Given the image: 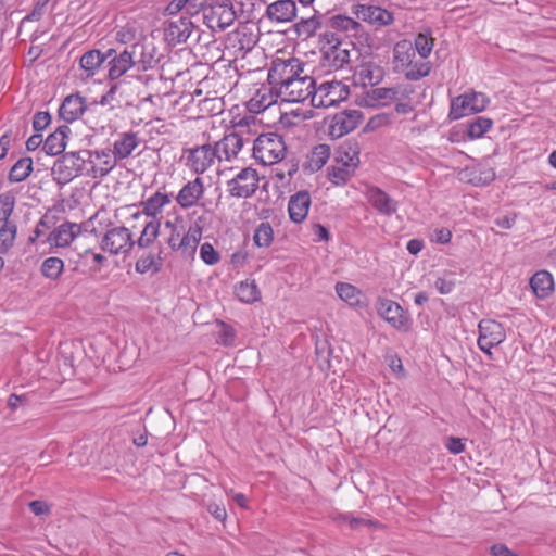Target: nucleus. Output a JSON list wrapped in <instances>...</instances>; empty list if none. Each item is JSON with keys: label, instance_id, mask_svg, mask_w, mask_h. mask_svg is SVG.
<instances>
[{"label": "nucleus", "instance_id": "1", "mask_svg": "<svg viewBox=\"0 0 556 556\" xmlns=\"http://www.w3.org/2000/svg\"><path fill=\"white\" fill-rule=\"evenodd\" d=\"M268 81L275 86L285 102H303L311 98L315 79L304 73V64L295 58L277 59L268 72Z\"/></svg>", "mask_w": 556, "mask_h": 556}, {"label": "nucleus", "instance_id": "2", "mask_svg": "<svg viewBox=\"0 0 556 556\" xmlns=\"http://www.w3.org/2000/svg\"><path fill=\"white\" fill-rule=\"evenodd\" d=\"M87 162H93L90 150L63 154L52 167L54 180L58 184H67L75 177L86 174Z\"/></svg>", "mask_w": 556, "mask_h": 556}, {"label": "nucleus", "instance_id": "3", "mask_svg": "<svg viewBox=\"0 0 556 556\" xmlns=\"http://www.w3.org/2000/svg\"><path fill=\"white\" fill-rule=\"evenodd\" d=\"M287 146L283 138L275 132L262 134L253 140L252 155L262 165H273L283 160Z\"/></svg>", "mask_w": 556, "mask_h": 556}, {"label": "nucleus", "instance_id": "4", "mask_svg": "<svg viewBox=\"0 0 556 556\" xmlns=\"http://www.w3.org/2000/svg\"><path fill=\"white\" fill-rule=\"evenodd\" d=\"M15 204L16 198L12 191L0 194V254L8 253L16 240L17 225L11 218Z\"/></svg>", "mask_w": 556, "mask_h": 556}, {"label": "nucleus", "instance_id": "5", "mask_svg": "<svg viewBox=\"0 0 556 556\" xmlns=\"http://www.w3.org/2000/svg\"><path fill=\"white\" fill-rule=\"evenodd\" d=\"M206 0H192L190 7L203 10V20L208 28L213 30H224L236 20L233 5L229 1L213 2L205 4Z\"/></svg>", "mask_w": 556, "mask_h": 556}, {"label": "nucleus", "instance_id": "6", "mask_svg": "<svg viewBox=\"0 0 556 556\" xmlns=\"http://www.w3.org/2000/svg\"><path fill=\"white\" fill-rule=\"evenodd\" d=\"M349 87L339 80H326L314 86L311 104L314 108H332L348 99Z\"/></svg>", "mask_w": 556, "mask_h": 556}, {"label": "nucleus", "instance_id": "7", "mask_svg": "<svg viewBox=\"0 0 556 556\" xmlns=\"http://www.w3.org/2000/svg\"><path fill=\"white\" fill-rule=\"evenodd\" d=\"M248 123L243 125L241 122L236 126V130L225 135L213 147L216 160L219 162H232L239 159L240 153L245 144L252 142L250 138H244V128Z\"/></svg>", "mask_w": 556, "mask_h": 556}, {"label": "nucleus", "instance_id": "8", "mask_svg": "<svg viewBox=\"0 0 556 556\" xmlns=\"http://www.w3.org/2000/svg\"><path fill=\"white\" fill-rule=\"evenodd\" d=\"M490 104V98L477 91H470L459 94L452 99L448 118L451 121H457L465 116L480 113L484 111Z\"/></svg>", "mask_w": 556, "mask_h": 556}, {"label": "nucleus", "instance_id": "9", "mask_svg": "<svg viewBox=\"0 0 556 556\" xmlns=\"http://www.w3.org/2000/svg\"><path fill=\"white\" fill-rule=\"evenodd\" d=\"M136 245L134 235L125 226L108 228L100 241L102 251L111 255H128Z\"/></svg>", "mask_w": 556, "mask_h": 556}, {"label": "nucleus", "instance_id": "10", "mask_svg": "<svg viewBox=\"0 0 556 556\" xmlns=\"http://www.w3.org/2000/svg\"><path fill=\"white\" fill-rule=\"evenodd\" d=\"M193 36H195L194 42H200L203 37L208 39L210 34L201 30L188 16H178L168 21L165 28V38L170 45L186 43Z\"/></svg>", "mask_w": 556, "mask_h": 556}, {"label": "nucleus", "instance_id": "11", "mask_svg": "<svg viewBox=\"0 0 556 556\" xmlns=\"http://www.w3.org/2000/svg\"><path fill=\"white\" fill-rule=\"evenodd\" d=\"M321 40L326 41L321 47V51L329 66L339 70L350 63L351 53L354 52V48H349L353 46L352 43L339 41L334 34L330 31H326L321 36Z\"/></svg>", "mask_w": 556, "mask_h": 556}, {"label": "nucleus", "instance_id": "12", "mask_svg": "<svg viewBox=\"0 0 556 556\" xmlns=\"http://www.w3.org/2000/svg\"><path fill=\"white\" fill-rule=\"evenodd\" d=\"M478 346L490 357L492 349L503 343L506 339L505 328L493 319H482L478 325Z\"/></svg>", "mask_w": 556, "mask_h": 556}, {"label": "nucleus", "instance_id": "13", "mask_svg": "<svg viewBox=\"0 0 556 556\" xmlns=\"http://www.w3.org/2000/svg\"><path fill=\"white\" fill-rule=\"evenodd\" d=\"M135 53V47H126L122 51L117 49H109L106 51V60H109L108 76L111 80H116L131 68H136Z\"/></svg>", "mask_w": 556, "mask_h": 556}, {"label": "nucleus", "instance_id": "14", "mask_svg": "<svg viewBox=\"0 0 556 556\" xmlns=\"http://www.w3.org/2000/svg\"><path fill=\"white\" fill-rule=\"evenodd\" d=\"M258 181L257 172L245 167L228 181V191L235 198H250L257 190Z\"/></svg>", "mask_w": 556, "mask_h": 556}, {"label": "nucleus", "instance_id": "15", "mask_svg": "<svg viewBox=\"0 0 556 556\" xmlns=\"http://www.w3.org/2000/svg\"><path fill=\"white\" fill-rule=\"evenodd\" d=\"M377 312L388 324L400 331H408L410 319L404 315L401 305L390 299L380 298L377 302Z\"/></svg>", "mask_w": 556, "mask_h": 556}, {"label": "nucleus", "instance_id": "16", "mask_svg": "<svg viewBox=\"0 0 556 556\" xmlns=\"http://www.w3.org/2000/svg\"><path fill=\"white\" fill-rule=\"evenodd\" d=\"M186 165L195 174H203L215 162L216 156L211 144H202L186 151Z\"/></svg>", "mask_w": 556, "mask_h": 556}, {"label": "nucleus", "instance_id": "17", "mask_svg": "<svg viewBox=\"0 0 556 556\" xmlns=\"http://www.w3.org/2000/svg\"><path fill=\"white\" fill-rule=\"evenodd\" d=\"M93 162H88L90 168L86 175L91 178H103L112 172L117 165V157L111 149L91 151Z\"/></svg>", "mask_w": 556, "mask_h": 556}, {"label": "nucleus", "instance_id": "18", "mask_svg": "<svg viewBox=\"0 0 556 556\" xmlns=\"http://www.w3.org/2000/svg\"><path fill=\"white\" fill-rule=\"evenodd\" d=\"M352 11L358 20L376 27L387 26L393 22V14L378 5L356 4Z\"/></svg>", "mask_w": 556, "mask_h": 556}, {"label": "nucleus", "instance_id": "19", "mask_svg": "<svg viewBox=\"0 0 556 556\" xmlns=\"http://www.w3.org/2000/svg\"><path fill=\"white\" fill-rule=\"evenodd\" d=\"M312 198L308 191L302 190L292 194L288 202V213L290 219L300 224L307 217Z\"/></svg>", "mask_w": 556, "mask_h": 556}, {"label": "nucleus", "instance_id": "20", "mask_svg": "<svg viewBox=\"0 0 556 556\" xmlns=\"http://www.w3.org/2000/svg\"><path fill=\"white\" fill-rule=\"evenodd\" d=\"M141 139L135 131H122L116 135L113 142V153L118 161L128 159L132 152L140 146Z\"/></svg>", "mask_w": 556, "mask_h": 556}, {"label": "nucleus", "instance_id": "21", "mask_svg": "<svg viewBox=\"0 0 556 556\" xmlns=\"http://www.w3.org/2000/svg\"><path fill=\"white\" fill-rule=\"evenodd\" d=\"M265 16L275 23H289L296 16V4L293 0H277L267 5Z\"/></svg>", "mask_w": 556, "mask_h": 556}, {"label": "nucleus", "instance_id": "22", "mask_svg": "<svg viewBox=\"0 0 556 556\" xmlns=\"http://www.w3.org/2000/svg\"><path fill=\"white\" fill-rule=\"evenodd\" d=\"M280 98L278 96L277 89L275 86L270 85H262L254 96L249 100L248 108L253 113H261L275 104L277 99Z\"/></svg>", "mask_w": 556, "mask_h": 556}, {"label": "nucleus", "instance_id": "23", "mask_svg": "<svg viewBox=\"0 0 556 556\" xmlns=\"http://www.w3.org/2000/svg\"><path fill=\"white\" fill-rule=\"evenodd\" d=\"M384 70L374 61L362 62L355 71V79L364 87H375L382 81Z\"/></svg>", "mask_w": 556, "mask_h": 556}, {"label": "nucleus", "instance_id": "24", "mask_svg": "<svg viewBox=\"0 0 556 556\" xmlns=\"http://www.w3.org/2000/svg\"><path fill=\"white\" fill-rule=\"evenodd\" d=\"M204 193L203 180L197 177L188 181L176 195L177 203L182 208H190L194 206Z\"/></svg>", "mask_w": 556, "mask_h": 556}, {"label": "nucleus", "instance_id": "25", "mask_svg": "<svg viewBox=\"0 0 556 556\" xmlns=\"http://www.w3.org/2000/svg\"><path fill=\"white\" fill-rule=\"evenodd\" d=\"M202 239V228L193 224L188 229L184 238L179 239L175 252H178L186 260L193 258L197 248Z\"/></svg>", "mask_w": 556, "mask_h": 556}, {"label": "nucleus", "instance_id": "26", "mask_svg": "<svg viewBox=\"0 0 556 556\" xmlns=\"http://www.w3.org/2000/svg\"><path fill=\"white\" fill-rule=\"evenodd\" d=\"M366 198L380 214L390 216L397 211V202L378 187L368 188Z\"/></svg>", "mask_w": 556, "mask_h": 556}, {"label": "nucleus", "instance_id": "27", "mask_svg": "<svg viewBox=\"0 0 556 556\" xmlns=\"http://www.w3.org/2000/svg\"><path fill=\"white\" fill-rule=\"evenodd\" d=\"M81 229L78 224L63 223L58 226L49 236V241L59 248L70 245L74 239L80 233Z\"/></svg>", "mask_w": 556, "mask_h": 556}, {"label": "nucleus", "instance_id": "28", "mask_svg": "<svg viewBox=\"0 0 556 556\" xmlns=\"http://www.w3.org/2000/svg\"><path fill=\"white\" fill-rule=\"evenodd\" d=\"M85 110V99L78 94H71L64 99L59 110V115L66 123H72L78 119Z\"/></svg>", "mask_w": 556, "mask_h": 556}, {"label": "nucleus", "instance_id": "29", "mask_svg": "<svg viewBox=\"0 0 556 556\" xmlns=\"http://www.w3.org/2000/svg\"><path fill=\"white\" fill-rule=\"evenodd\" d=\"M130 47L136 48V70L137 72H146L153 68L157 64L155 56V47L152 43H134Z\"/></svg>", "mask_w": 556, "mask_h": 556}, {"label": "nucleus", "instance_id": "30", "mask_svg": "<svg viewBox=\"0 0 556 556\" xmlns=\"http://www.w3.org/2000/svg\"><path fill=\"white\" fill-rule=\"evenodd\" d=\"M329 27L336 31L345 34L348 37H361L364 33L359 22L345 15H334L329 18Z\"/></svg>", "mask_w": 556, "mask_h": 556}, {"label": "nucleus", "instance_id": "31", "mask_svg": "<svg viewBox=\"0 0 556 556\" xmlns=\"http://www.w3.org/2000/svg\"><path fill=\"white\" fill-rule=\"evenodd\" d=\"M70 132V127L66 125L59 126L56 130L48 136L43 142L42 150L48 155H59L66 148V138Z\"/></svg>", "mask_w": 556, "mask_h": 556}, {"label": "nucleus", "instance_id": "32", "mask_svg": "<svg viewBox=\"0 0 556 556\" xmlns=\"http://www.w3.org/2000/svg\"><path fill=\"white\" fill-rule=\"evenodd\" d=\"M170 202V194L162 191H156L155 193L140 202V205L142 206V214L152 217V219H156L155 217Z\"/></svg>", "mask_w": 556, "mask_h": 556}, {"label": "nucleus", "instance_id": "33", "mask_svg": "<svg viewBox=\"0 0 556 556\" xmlns=\"http://www.w3.org/2000/svg\"><path fill=\"white\" fill-rule=\"evenodd\" d=\"M415 49L410 41L402 40L395 43L393 48V65L396 72H402L409 66L415 59Z\"/></svg>", "mask_w": 556, "mask_h": 556}, {"label": "nucleus", "instance_id": "34", "mask_svg": "<svg viewBox=\"0 0 556 556\" xmlns=\"http://www.w3.org/2000/svg\"><path fill=\"white\" fill-rule=\"evenodd\" d=\"M358 116L359 114L357 111L337 114L333 117V123L331 125V134L336 137H342L343 135L351 132L357 126Z\"/></svg>", "mask_w": 556, "mask_h": 556}, {"label": "nucleus", "instance_id": "35", "mask_svg": "<svg viewBox=\"0 0 556 556\" xmlns=\"http://www.w3.org/2000/svg\"><path fill=\"white\" fill-rule=\"evenodd\" d=\"M530 287L539 299H546L554 290V280L546 270L535 273L530 279Z\"/></svg>", "mask_w": 556, "mask_h": 556}, {"label": "nucleus", "instance_id": "36", "mask_svg": "<svg viewBox=\"0 0 556 556\" xmlns=\"http://www.w3.org/2000/svg\"><path fill=\"white\" fill-rule=\"evenodd\" d=\"M106 61V52L102 53L100 50H89L85 52L80 60L79 66L85 72V77H93L101 65Z\"/></svg>", "mask_w": 556, "mask_h": 556}, {"label": "nucleus", "instance_id": "37", "mask_svg": "<svg viewBox=\"0 0 556 556\" xmlns=\"http://www.w3.org/2000/svg\"><path fill=\"white\" fill-rule=\"evenodd\" d=\"M161 222L159 219H151L147 222L140 236L135 240L136 245L140 249L150 248L160 236Z\"/></svg>", "mask_w": 556, "mask_h": 556}, {"label": "nucleus", "instance_id": "38", "mask_svg": "<svg viewBox=\"0 0 556 556\" xmlns=\"http://www.w3.org/2000/svg\"><path fill=\"white\" fill-rule=\"evenodd\" d=\"M331 155L328 144H318L313 148L307 157V167L312 172H317L324 167Z\"/></svg>", "mask_w": 556, "mask_h": 556}, {"label": "nucleus", "instance_id": "39", "mask_svg": "<svg viewBox=\"0 0 556 556\" xmlns=\"http://www.w3.org/2000/svg\"><path fill=\"white\" fill-rule=\"evenodd\" d=\"M391 87L371 88L366 93V101L371 106H389L393 103Z\"/></svg>", "mask_w": 556, "mask_h": 556}, {"label": "nucleus", "instance_id": "40", "mask_svg": "<svg viewBox=\"0 0 556 556\" xmlns=\"http://www.w3.org/2000/svg\"><path fill=\"white\" fill-rule=\"evenodd\" d=\"M320 16L313 15L307 18H301L294 25V30L302 39H308L313 37L321 27Z\"/></svg>", "mask_w": 556, "mask_h": 556}, {"label": "nucleus", "instance_id": "41", "mask_svg": "<svg viewBox=\"0 0 556 556\" xmlns=\"http://www.w3.org/2000/svg\"><path fill=\"white\" fill-rule=\"evenodd\" d=\"M412 61L413 62L409 64V66L402 71L407 79L419 80L429 75L431 65L428 61H426V59H421L420 56L418 59L416 54L415 59Z\"/></svg>", "mask_w": 556, "mask_h": 556}, {"label": "nucleus", "instance_id": "42", "mask_svg": "<svg viewBox=\"0 0 556 556\" xmlns=\"http://www.w3.org/2000/svg\"><path fill=\"white\" fill-rule=\"evenodd\" d=\"M334 289L338 296L350 306H358L361 304L362 292L355 286L346 282H337Z\"/></svg>", "mask_w": 556, "mask_h": 556}, {"label": "nucleus", "instance_id": "43", "mask_svg": "<svg viewBox=\"0 0 556 556\" xmlns=\"http://www.w3.org/2000/svg\"><path fill=\"white\" fill-rule=\"evenodd\" d=\"M354 164L343 165L334 162V164L328 168V177L332 184L342 186L354 175Z\"/></svg>", "mask_w": 556, "mask_h": 556}, {"label": "nucleus", "instance_id": "44", "mask_svg": "<svg viewBox=\"0 0 556 556\" xmlns=\"http://www.w3.org/2000/svg\"><path fill=\"white\" fill-rule=\"evenodd\" d=\"M33 172V160L30 157L20 159L9 172L11 182L24 181Z\"/></svg>", "mask_w": 556, "mask_h": 556}, {"label": "nucleus", "instance_id": "45", "mask_svg": "<svg viewBox=\"0 0 556 556\" xmlns=\"http://www.w3.org/2000/svg\"><path fill=\"white\" fill-rule=\"evenodd\" d=\"M235 293L243 303H253L260 299V291L254 281H241L236 286Z\"/></svg>", "mask_w": 556, "mask_h": 556}, {"label": "nucleus", "instance_id": "46", "mask_svg": "<svg viewBox=\"0 0 556 556\" xmlns=\"http://www.w3.org/2000/svg\"><path fill=\"white\" fill-rule=\"evenodd\" d=\"M162 268V260L156 257L153 253L142 254L136 262L135 269L139 274H147L149 271L156 274Z\"/></svg>", "mask_w": 556, "mask_h": 556}, {"label": "nucleus", "instance_id": "47", "mask_svg": "<svg viewBox=\"0 0 556 556\" xmlns=\"http://www.w3.org/2000/svg\"><path fill=\"white\" fill-rule=\"evenodd\" d=\"M64 270V262L60 257L50 256L46 258L40 267L43 277L50 280H56Z\"/></svg>", "mask_w": 556, "mask_h": 556}, {"label": "nucleus", "instance_id": "48", "mask_svg": "<svg viewBox=\"0 0 556 556\" xmlns=\"http://www.w3.org/2000/svg\"><path fill=\"white\" fill-rule=\"evenodd\" d=\"M358 150L351 146H341L334 155V162L343 165L354 164V170L359 164Z\"/></svg>", "mask_w": 556, "mask_h": 556}, {"label": "nucleus", "instance_id": "49", "mask_svg": "<svg viewBox=\"0 0 556 556\" xmlns=\"http://www.w3.org/2000/svg\"><path fill=\"white\" fill-rule=\"evenodd\" d=\"M493 125V121L486 117H477L468 124L467 135L470 139L481 138Z\"/></svg>", "mask_w": 556, "mask_h": 556}, {"label": "nucleus", "instance_id": "50", "mask_svg": "<svg viewBox=\"0 0 556 556\" xmlns=\"http://www.w3.org/2000/svg\"><path fill=\"white\" fill-rule=\"evenodd\" d=\"M274 239V230L269 223H261L255 229L253 240L260 248H268Z\"/></svg>", "mask_w": 556, "mask_h": 556}, {"label": "nucleus", "instance_id": "51", "mask_svg": "<svg viewBox=\"0 0 556 556\" xmlns=\"http://www.w3.org/2000/svg\"><path fill=\"white\" fill-rule=\"evenodd\" d=\"M413 47L416 54L418 53L421 59H427L432 51L433 39L429 35L418 34Z\"/></svg>", "mask_w": 556, "mask_h": 556}, {"label": "nucleus", "instance_id": "52", "mask_svg": "<svg viewBox=\"0 0 556 556\" xmlns=\"http://www.w3.org/2000/svg\"><path fill=\"white\" fill-rule=\"evenodd\" d=\"M165 227L170 230L167 238V244L174 251L177 247V243H179V239L184 238L187 230L181 224H176L172 220H166Z\"/></svg>", "mask_w": 556, "mask_h": 556}, {"label": "nucleus", "instance_id": "53", "mask_svg": "<svg viewBox=\"0 0 556 556\" xmlns=\"http://www.w3.org/2000/svg\"><path fill=\"white\" fill-rule=\"evenodd\" d=\"M393 103L410 99L415 93V87L409 83L396 84L391 87Z\"/></svg>", "mask_w": 556, "mask_h": 556}, {"label": "nucleus", "instance_id": "54", "mask_svg": "<svg viewBox=\"0 0 556 556\" xmlns=\"http://www.w3.org/2000/svg\"><path fill=\"white\" fill-rule=\"evenodd\" d=\"M200 257L207 265H215L219 262V253L214 249V247L205 242L200 248Z\"/></svg>", "mask_w": 556, "mask_h": 556}, {"label": "nucleus", "instance_id": "55", "mask_svg": "<svg viewBox=\"0 0 556 556\" xmlns=\"http://www.w3.org/2000/svg\"><path fill=\"white\" fill-rule=\"evenodd\" d=\"M338 521L349 525L350 528L353 530L359 529L363 526H371L372 525L371 520L365 519L362 517H355L351 514H341L338 517Z\"/></svg>", "mask_w": 556, "mask_h": 556}, {"label": "nucleus", "instance_id": "56", "mask_svg": "<svg viewBox=\"0 0 556 556\" xmlns=\"http://www.w3.org/2000/svg\"><path fill=\"white\" fill-rule=\"evenodd\" d=\"M452 276V274L444 275L435 280L434 287L440 294H448L453 291L455 279Z\"/></svg>", "mask_w": 556, "mask_h": 556}, {"label": "nucleus", "instance_id": "57", "mask_svg": "<svg viewBox=\"0 0 556 556\" xmlns=\"http://www.w3.org/2000/svg\"><path fill=\"white\" fill-rule=\"evenodd\" d=\"M236 40L238 41L240 49L250 50L254 45L253 39L251 38V34L247 31V28L237 29L233 33Z\"/></svg>", "mask_w": 556, "mask_h": 556}, {"label": "nucleus", "instance_id": "58", "mask_svg": "<svg viewBox=\"0 0 556 556\" xmlns=\"http://www.w3.org/2000/svg\"><path fill=\"white\" fill-rule=\"evenodd\" d=\"M51 122V115L48 112H37L33 118V127L36 131L47 128Z\"/></svg>", "mask_w": 556, "mask_h": 556}, {"label": "nucleus", "instance_id": "59", "mask_svg": "<svg viewBox=\"0 0 556 556\" xmlns=\"http://www.w3.org/2000/svg\"><path fill=\"white\" fill-rule=\"evenodd\" d=\"M191 2L192 0H172L170 3L166 7L165 12L168 15H176L186 5H188V11H191V9H195L194 7H190Z\"/></svg>", "mask_w": 556, "mask_h": 556}, {"label": "nucleus", "instance_id": "60", "mask_svg": "<svg viewBox=\"0 0 556 556\" xmlns=\"http://www.w3.org/2000/svg\"><path fill=\"white\" fill-rule=\"evenodd\" d=\"M207 511L217 520L223 521L227 517V511L224 505L212 502L207 504Z\"/></svg>", "mask_w": 556, "mask_h": 556}, {"label": "nucleus", "instance_id": "61", "mask_svg": "<svg viewBox=\"0 0 556 556\" xmlns=\"http://www.w3.org/2000/svg\"><path fill=\"white\" fill-rule=\"evenodd\" d=\"M452 239V232L447 228H438L433 231L432 240L437 243L446 244Z\"/></svg>", "mask_w": 556, "mask_h": 556}, {"label": "nucleus", "instance_id": "62", "mask_svg": "<svg viewBox=\"0 0 556 556\" xmlns=\"http://www.w3.org/2000/svg\"><path fill=\"white\" fill-rule=\"evenodd\" d=\"M445 446L450 453L455 455L460 454L465 450V444L463 443L462 439L455 437L447 438Z\"/></svg>", "mask_w": 556, "mask_h": 556}, {"label": "nucleus", "instance_id": "63", "mask_svg": "<svg viewBox=\"0 0 556 556\" xmlns=\"http://www.w3.org/2000/svg\"><path fill=\"white\" fill-rule=\"evenodd\" d=\"M490 552L493 556H518L505 544H494L491 546Z\"/></svg>", "mask_w": 556, "mask_h": 556}, {"label": "nucleus", "instance_id": "64", "mask_svg": "<svg viewBox=\"0 0 556 556\" xmlns=\"http://www.w3.org/2000/svg\"><path fill=\"white\" fill-rule=\"evenodd\" d=\"M516 222V215H504L497 217L495 224L502 229H510Z\"/></svg>", "mask_w": 556, "mask_h": 556}]
</instances>
